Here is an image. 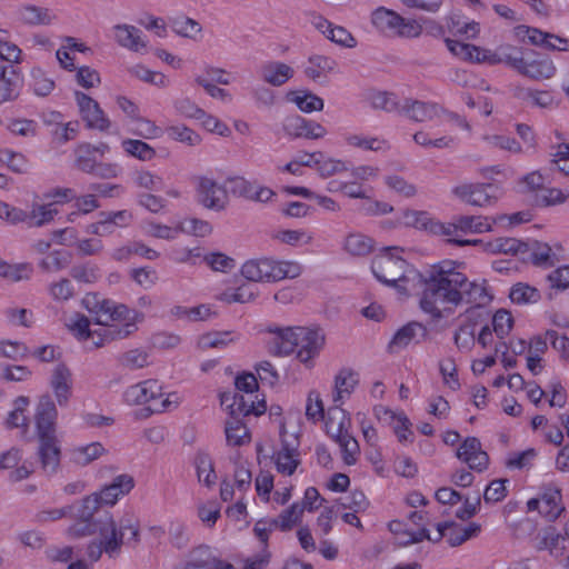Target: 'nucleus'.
I'll return each mask as SVG.
<instances>
[{
  "instance_id": "nucleus-15",
  "label": "nucleus",
  "mask_w": 569,
  "mask_h": 569,
  "mask_svg": "<svg viewBox=\"0 0 569 569\" xmlns=\"http://www.w3.org/2000/svg\"><path fill=\"white\" fill-rule=\"evenodd\" d=\"M532 542L536 550H548L550 556L555 558L561 557L566 549V537H562L553 526H548L540 530Z\"/></svg>"
},
{
  "instance_id": "nucleus-53",
  "label": "nucleus",
  "mask_w": 569,
  "mask_h": 569,
  "mask_svg": "<svg viewBox=\"0 0 569 569\" xmlns=\"http://www.w3.org/2000/svg\"><path fill=\"white\" fill-rule=\"evenodd\" d=\"M102 503L98 498V493H92L82 499L81 506L78 508L76 517L82 521H94L93 517L99 512Z\"/></svg>"
},
{
  "instance_id": "nucleus-22",
  "label": "nucleus",
  "mask_w": 569,
  "mask_h": 569,
  "mask_svg": "<svg viewBox=\"0 0 569 569\" xmlns=\"http://www.w3.org/2000/svg\"><path fill=\"white\" fill-rule=\"evenodd\" d=\"M371 22L378 31L395 34L402 17L393 10L379 7L371 14Z\"/></svg>"
},
{
  "instance_id": "nucleus-18",
  "label": "nucleus",
  "mask_w": 569,
  "mask_h": 569,
  "mask_svg": "<svg viewBox=\"0 0 569 569\" xmlns=\"http://www.w3.org/2000/svg\"><path fill=\"white\" fill-rule=\"evenodd\" d=\"M133 486L134 481L131 476L119 475L110 485L102 488L98 493V498L102 505L113 506L119 497L129 493Z\"/></svg>"
},
{
  "instance_id": "nucleus-5",
  "label": "nucleus",
  "mask_w": 569,
  "mask_h": 569,
  "mask_svg": "<svg viewBox=\"0 0 569 569\" xmlns=\"http://www.w3.org/2000/svg\"><path fill=\"white\" fill-rule=\"evenodd\" d=\"M398 247L383 248L371 262V270L375 277L382 283L400 288L399 281H406L409 263L398 253Z\"/></svg>"
},
{
  "instance_id": "nucleus-6",
  "label": "nucleus",
  "mask_w": 569,
  "mask_h": 569,
  "mask_svg": "<svg viewBox=\"0 0 569 569\" xmlns=\"http://www.w3.org/2000/svg\"><path fill=\"white\" fill-rule=\"evenodd\" d=\"M528 511H538L547 521H555L565 507L561 503V491L556 487H546L538 498L527 502Z\"/></svg>"
},
{
  "instance_id": "nucleus-16",
  "label": "nucleus",
  "mask_w": 569,
  "mask_h": 569,
  "mask_svg": "<svg viewBox=\"0 0 569 569\" xmlns=\"http://www.w3.org/2000/svg\"><path fill=\"white\" fill-rule=\"evenodd\" d=\"M442 111V108L438 103L423 102L420 100H413L411 98H405L403 111L401 116H406L417 122H423L432 120Z\"/></svg>"
},
{
  "instance_id": "nucleus-32",
  "label": "nucleus",
  "mask_w": 569,
  "mask_h": 569,
  "mask_svg": "<svg viewBox=\"0 0 569 569\" xmlns=\"http://www.w3.org/2000/svg\"><path fill=\"white\" fill-rule=\"evenodd\" d=\"M226 439L229 446H243L250 441L249 431L241 419H229L224 427Z\"/></svg>"
},
{
  "instance_id": "nucleus-12",
  "label": "nucleus",
  "mask_w": 569,
  "mask_h": 569,
  "mask_svg": "<svg viewBox=\"0 0 569 569\" xmlns=\"http://www.w3.org/2000/svg\"><path fill=\"white\" fill-rule=\"evenodd\" d=\"M267 331L272 335L267 342L268 352L270 355L279 357L288 356L296 350V333L298 332V327H268Z\"/></svg>"
},
{
  "instance_id": "nucleus-1",
  "label": "nucleus",
  "mask_w": 569,
  "mask_h": 569,
  "mask_svg": "<svg viewBox=\"0 0 569 569\" xmlns=\"http://www.w3.org/2000/svg\"><path fill=\"white\" fill-rule=\"evenodd\" d=\"M456 262L442 261L420 273L421 291L419 306L433 320L443 317L462 302L483 307L492 300L486 281H469L467 276L455 268Z\"/></svg>"
},
{
  "instance_id": "nucleus-31",
  "label": "nucleus",
  "mask_w": 569,
  "mask_h": 569,
  "mask_svg": "<svg viewBox=\"0 0 569 569\" xmlns=\"http://www.w3.org/2000/svg\"><path fill=\"white\" fill-rule=\"evenodd\" d=\"M437 537L432 538L433 542H439L442 538H446L451 547H458L466 542L463 527L453 521L439 522L437 525Z\"/></svg>"
},
{
  "instance_id": "nucleus-13",
  "label": "nucleus",
  "mask_w": 569,
  "mask_h": 569,
  "mask_svg": "<svg viewBox=\"0 0 569 569\" xmlns=\"http://www.w3.org/2000/svg\"><path fill=\"white\" fill-rule=\"evenodd\" d=\"M162 397L161 386L157 380H146L129 387L123 393L126 403L146 405L157 403V400Z\"/></svg>"
},
{
  "instance_id": "nucleus-38",
  "label": "nucleus",
  "mask_w": 569,
  "mask_h": 569,
  "mask_svg": "<svg viewBox=\"0 0 569 569\" xmlns=\"http://www.w3.org/2000/svg\"><path fill=\"white\" fill-rule=\"evenodd\" d=\"M29 87L34 94L47 97L54 89V81L48 78L42 69L34 67L30 71Z\"/></svg>"
},
{
  "instance_id": "nucleus-59",
  "label": "nucleus",
  "mask_w": 569,
  "mask_h": 569,
  "mask_svg": "<svg viewBox=\"0 0 569 569\" xmlns=\"http://www.w3.org/2000/svg\"><path fill=\"white\" fill-rule=\"evenodd\" d=\"M70 276L79 282L92 283L99 278V268L91 263L73 266Z\"/></svg>"
},
{
  "instance_id": "nucleus-14",
  "label": "nucleus",
  "mask_w": 569,
  "mask_h": 569,
  "mask_svg": "<svg viewBox=\"0 0 569 569\" xmlns=\"http://www.w3.org/2000/svg\"><path fill=\"white\" fill-rule=\"evenodd\" d=\"M427 335L428 329L425 325L418 321H410L396 331L388 345V351L396 353L408 347L411 342L418 343L419 338L425 339Z\"/></svg>"
},
{
  "instance_id": "nucleus-26",
  "label": "nucleus",
  "mask_w": 569,
  "mask_h": 569,
  "mask_svg": "<svg viewBox=\"0 0 569 569\" xmlns=\"http://www.w3.org/2000/svg\"><path fill=\"white\" fill-rule=\"evenodd\" d=\"M221 405L226 406L229 410V415L231 419L240 417H247L251 415L253 410V400H247L244 396L239 393H222L221 395Z\"/></svg>"
},
{
  "instance_id": "nucleus-60",
  "label": "nucleus",
  "mask_w": 569,
  "mask_h": 569,
  "mask_svg": "<svg viewBox=\"0 0 569 569\" xmlns=\"http://www.w3.org/2000/svg\"><path fill=\"white\" fill-rule=\"evenodd\" d=\"M512 325V316L509 311L505 309L496 311V313L492 317L493 331L501 339L510 332Z\"/></svg>"
},
{
  "instance_id": "nucleus-24",
  "label": "nucleus",
  "mask_w": 569,
  "mask_h": 569,
  "mask_svg": "<svg viewBox=\"0 0 569 569\" xmlns=\"http://www.w3.org/2000/svg\"><path fill=\"white\" fill-rule=\"evenodd\" d=\"M274 463L278 472L291 476L300 465L298 450L283 441L281 449L274 455Z\"/></svg>"
},
{
  "instance_id": "nucleus-33",
  "label": "nucleus",
  "mask_w": 569,
  "mask_h": 569,
  "mask_svg": "<svg viewBox=\"0 0 569 569\" xmlns=\"http://www.w3.org/2000/svg\"><path fill=\"white\" fill-rule=\"evenodd\" d=\"M303 513V507L295 502L289 508L282 510L277 518L270 520V526H274L276 529L281 531L290 530L301 518Z\"/></svg>"
},
{
  "instance_id": "nucleus-20",
  "label": "nucleus",
  "mask_w": 569,
  "mask_h": 569,
  "mask_svg": "<svg viewBox=\"0 0 569 569\" xmlns=\"http://www.w3.org/2000/svg\"><path fill=\"white\" fill-rule=\"evenodd\" d=\"M259 74L264 82L280 87L293 77L295 70L284 62L269 61L260 67Z\"/></svg>"
},
{
  "instance_id": "nucleus-10",
  "label": "nucleus",
  "mask_w": 569,
  "mask_h": 569,
  "mask_svg": "<svg viewBox=\"0 0 569 569\" xmlns=\"http://www.w3.org/2000/svg\"><path fill=\"white\" fill-rule=\"evenodd\" d=\"M76 100L82 120L90 129L106 131L110 127V120L106 117L99 103L83 92H76Z\"/></svg>"
},
{
  "instance_id": "nucleus-54",
  "label": "nucleus",
  "mask_w": 569,
  "mask_h": 569,
  "mask_svg": "<svg viewBox=\"0 0 569 569\" xmlns=\"http://www.w3.org/2000/svg\"><path fill=\"white\" fill-rule=\"evenodd\" d=\"M234 341L231 331H213L202 335L199 345L202 348H223Z\"/></svg>"
},
{
  "instance_id": "nucleus-55",
  "label": "nucleus",
  "mask_w": 569,
  "mask_h": 569,
  "mask_svg": "<svg viewBox=\"0 0 569 569\" xmlns=\"http://www.w3.org/2000/svg\"><path fill=\"white\" fill-rule=\"evenodd\" d=\"M402 223L406 227H412L430 231L432 219L426 211L406 210L402 216Z\"/></svg>"
},
{
  "instance_id": "nucleus-37",
  "label": "nucleus",
  "mask_w": 569,
  "mask_h": 569,
  "mask_svg": "<svg viewBox=\"0 0 569 569\" xmlns=\"http://www.w3.org/2000/svg\"><path fill=\"white\" fill-rule=\"evenodd\" d=\"M197 476L200 482L210 487L216 483L217 475L211 458L206 452H198L194 458Z\"/></svg>"
},
{
  "instance_id": "nucleus-35",
  "label": "nucleus",
  "mask_w": 569,
  "mask_h": 569,
  "mask_svg": "<svg viewBox=\"0 0 569 569\" xmlns=\"http://www.w3.org/2000/svg\"><path fill=\"white\" fill-rule=\"evenodd\" d=\"M457 226L460 236L466 233H482L491 230V224L487 218L481 216H459L457 217Z\"/></svg>"
},
{
  "instance_id": "nucleus-44",
  "label": "nucleus",
  "mask_w": 569,
  "mask_h": 569,
  "mask_svg": "<svg viewBox=\"0 0 569 569\" xmlns=\"http://www.w3.org/2000/svg\"><path fill=\"white\" fill-rule=\"evenodd\" d=\"M372 247V239L361 233H351L345 240V249L352 256H366Z\"/></svg>"
},
{
  "instance_id": "nucleus-25",
  "label": "nucleus",
  "mask_w": 569,
  "mask_h": 569,
  "mask_svg": "<svg viewBox=\"0 0 569 569\" xmlns=\"http://www.w3.org/2000/svg\"><path fill=\"white\" fill-rule=\"evenodd\" d=\"M350 425L351 420L345 410L336 409L326 422L327 433L339 443L342 438H347L350 435Z\"/></svg>"
},
{
  "instance_id": "nucleus-11",
  "label": "nucleus",
  "mask_w": 569,
  "mask_h": 569,
  "mask_svg": "<svg viewBox=\"0 0 569 569\" xmlns=\"http://www.w3.org/2000/svg\"><path fill=\"white\" fill-rule=\"evenodd\" d=\"M198 197L200 203L211 210H223L228 202V193L223 186L214 180L200 177L198 179Z\"/></svg>"
},
{
  "instance_id": "nucleus-64",
  "label": "nucleus",
  "mask_w": 569,
  "mask_h": 569,
  "mask_svg": "<svg viewBox=\"0 0 569 569\" xmlns=\"http://www.w3.org/2000/svg\"><path fill=\"white\" fill-rule=\"evenodd\" d=\"M547 279L550 282V288L566 290L569 288V266L555 269L547 276Z\"/></svg>"
},
{
  "instance_id": "nucleus-39",
  "label": "nucleus",
  "mask_w": 569,
  "mask_h": 569,
  "mask_svg": "<svg viewBox=\"0 0 569 569\" xmlns=\"http://www.w3.org/2000/svg\"><path fill=\"white\" fill-rule=\"evenodd\" d=\"M231 182L234 183V187L240 194L254 201L267 202L272 198V196H274V192L267 187H261L253 191L250 183L243 178H234Z\"/></svg>"
},
{
  "instance_id": "nucleus-40",
  "label": "nucleus",
  "mask_w": 569,
  "mask_h": 569,
  "mask_svg": "<svg viewBox=\"0 0 569 569\" xmlns=\"http://www.w3.org/2000/svg\"><path fill=\"white\" fill-rule=\"evenodd\" d=\"M218 560L211 555L209 547L199 546L190 552L186 566L190 569H211Z\"/></svg>"
},
{
  "instance_id": "nucleus-61",
  "label": "nucleus",
  "mask_w": 569,
  "mask_h": 569,
  "mask_svg": "<svg viewBox=\"0 0 569 569\" xmlns=\"http://www.w3.org/2000/svg\"><path fill=\"white\" fill-rule=\"evenodd\" d=\"M425 539L432 541V537L430 536L429 530L426 527H421L417 531L406 529L395 538V541L399 547H407L412 543L421 542Z\"/></svg>"
},
{
  "instance_id": "nucleus-41",
  "label": "nucleus",
  "mask_w": 569,
  "mask_h": 569,
  "mask_svg": "<svg viewBox=\"0 0 569 569\" xmlns=\"http://www.w3.org/2000/svg\"><path fill=\"white\" fill-rule=\"evenodd\" d=\"M97 160L93 154V146L83 142L77 146L74 149V167L86 173L94 170Z\"/></svg>"
},
{
  "instance_id": "nucleus-45",
  "label": "nucleus",
  "mask_w": 569,
  "mask_h": 569,
  "mask_svg": "<svg viewBox=\"0 0 569 569\" xmlns=\"http://www.w3.org/2000/svg\"><path fill=\"white\" fill-rule=\"evenodd\" d=\"M21 49L9 40V33L0 30V60L10 64L21 62Z\"/></svg>"
},
{
  "instance_id": "nucleus-36",
  "label": "nucleus",
  "mask_w": 569,
  "mask_h": 569,
  "mask_svg": "<svg viewBox=\"0 0 569 569\" xmlns=\"http://www.w3.org/2000/svg\"><path fill=\"white\" fill-rule=\"evenodd\" d=\"M487 250L491 253H511L527 252L528 243L519 241L515 238H498L487 244Z\"/></svg>"
},
{
  "instance_id": "nucleus-8",
  "label": "nucleus",
  "mask_w": 569,
  "mask_h": 569,
  "mask_svg": "<svg viewBox=\"0 0 569 569\" xmlns=\"http://www.w3.org/2000/svg\"><path fill=\"white\" fill-rule=\"evenodd\" d=\"M496 187L491 183H465L452 189V193L463 202L486 207L495 202Z\"/></svg>"
},
{
  "instance_id": "nucleus-34",
  "label": "nucleus",
  "mask_w": 569,
  "mask_h": 569,
  "mask_svg": "<svg viewBox=\"0 0 569 569\" xmlns=\"http://www.w3.org/2000/svg\"><path fill=\"white\" fill-rule=\"evenodd\" d=\"M358 382L359 379L357 372L351 369H341L335 380L336 395L333 397V401L336 403L339 402L342 399L343 393L350 395Z\"/></svg>"
},
{
  "instance_id": "nucleus-30",
  "label": "nucleus",
  "mask_w": 569,
  "mask_h": 569,
  "mask_svg": "<svg viewBox=\"0 0 569 569\" xmlns=\"http://www.w3.org/2000/svg\"><path fill=\"white\" fill-rule=\"evenodd\" d=\"M370 102L375 109L402 114L405 98L392 92L380 91L371 94Z\"/></svg>"
},
{
  "instance_id": "nucleus-23",
  "label": "nucleus",
  "mask_w": 569,
  "mask_h": 569,
  "mask_svg": "<svg viewBox=\"0 0 569 569\" xmlns=\"http://www.w3.org/2000/svg\"><path fill=\"white\" fill-rule=\"evenodd\" d=\"M22 81L17 70L10 66L6 74L0 76V103L14 101L20 94Z\"/></svg>"
},
{
  "instance_id": "nucleus-63",
  "label": "nucleus",
  "mask_w": 569,
  "mask_h": 569,
  "mask_svg": "<svg viewBox=\"0 0 569 569\" xmlns=\"http://www.w3.org/2000/svg\"><path fill=\"white\" fill-rule=\"evenodd\" d=\"M0 160L17 173H26L28 169V161L21 153L6 150L1 152Z\"/></svg>"
},
{
  "instance_id": "nucleus-9",
  "label": "nucleus",
  "mask_w": 569,
  "mask_h": 569,
  "mask_svg": "<svg viewBox=\"0 0 569 569\" xmlns=\"http://www.w3.org/2000/svg\"><path fill=\"white\" fill-rule=\"evenodd\" d=\"M241 274L252 282H276L279 281L280 270L276 260L252 259L242 264Z\"/></svg>"
},
{
  "instance_id": "nucleus-28",
  "label": "nucleus",
  "mask_w": 569,
  "mask_h": 569,
  "mask_svg": "<svg viewBox=\"0 0 569 569\" xmlns=\"http://www.w3.org/2000/svg\"><path fill=\"white\" fill-rule=\"evenodd\" d=\"M556 72V68L551 60L540 59L527 62L523 59L522 67L519 70L525 77L533 80L550 79Z\"/></svg>"
},
{
  "instance_id": "nucleus-21",
  "label": "nucleus",
  "mask_w": 569,
  "mask_h": 569,
  "mask_svg": "<svg viewBox=\"0 0 569 569\" xmlns=\"http://www.w3.org/2000/svg\"><path fill=\"white\" fill-rule=\"evenodd\" d=\"M284 127L287 130L293 128L296 129V136L309 139H319L327 133V130L322 124L307 120L300 116L288 118Z\"/></svg>"
},
{
  "instance_id": "nucleus-27",
  "label": "nucleus",
  "mask_w": 569,
  "mask_h": 569,
  "mask_svg": "<svg viewBox=\"0 0 569 569\" xmlns=\"http://www.w3.org/2000/svg\"><path fill=\"white\" fill-rule=\"evenodd\" d=\"M309 66L305 69V74L313 81L327 77L333 72L338 63L335 59L326 56L315 54L308 59Z\"/></svg>"
},
{
  "instance_id": "nucleus-7",
  "label": "nucleus",
  "mask_w": 569,
  "mask_h": 569,
  "mask_svg": "<svg viewBox=\"0 0 569 569\" xmlns=\"http://www.w3.org/2000/svg\"><path fill=\"white\" fill-rule=\"evenodd\" d=\"M297 358L305 365H309L311 360L318 356L325 345V336L318 329H309L298 327L296 333Z\"/></svg>"
},
{
  "instance_id": "nucleus-4",
  "label": "nucleus",
  "mask_w": 569,
  "mask_h": 569,
  "mask_svg": "<svg viewBox=\"0 0 569 569\" xmlns=\"http://www.w3.org/2000/svg\"><path fill=\"white\" fill-rule=\"evenodd\" d=\"M97 531L109 558L118 557L123 543L136 546L140 541L139 521L131 515L122 517L117 525L110 512L104 511L98 519Z\"/></svg>"
},
{
  "instance_id": "nucleus-43",
  "label": "nucleus",
  "mask_w": 569,
  "mask_h": 569,
  "mask_svg": "<svg viewBox=\"0 0 569 569\" xmlns=\"http://www.w3.org/2000/svg\"><path fill=\"white\" fill-rule=\"evenodd\" d=\"M290 99L302 112L321 111L325 107L323 100L310 91L291 92Z\"/></svg>"
},
{
  "instance_id": "nucleus-49",
  "label": "nucleus",
  "mask_w": 569,
  "mask_h": 569,
  "mask_svg": "<svg viewBox=\"0 0 569 569\" xmlns=\"http://www.w3.org/2000/svg\"><path fill=\"white\" fill-rule=\"evenodd\" d=\"M20 17L28 24H49L52 16L48 9L37 6H26L20 10Z\"/></svg>"
},
{
  "instance_id": "nucleus-47",
  "label": "nucleus",
  "mask_w": 569,
  "mask_h": 569,
  "mask_svg": "<svg viewBox=\"0 0 569 569\" xmlns=\"http://www.w3.org/2000/svg\"><path fill=\"white\" fill-rule=\"evenodd\" d=\"M509 298L518 305L535 303L540 299V292L535 287L519 282L511 288Z\"/></svg>"
},
{
  "instance_id": "nucleus-57",
  "label": "nucleus",
  "mask_w": 569,
  "mask_h": 569,
  "mask_svg": "<svg viewBox=\"0 0 569 569\" xmlns=\"http://www.w3.org/2000/svg\"><path fill=\"white\" fill-rule=\"evenodd\" d=\"M57 213L58 210L52 203L36 206L30 213V226L41 227L53 220Z\"/></svg>"
},
{
  "instance_id": "nucleus-2",
  "label": "nucleus",
  "mask_w": 569,
  "mask_h": 569,
  "mask_svg": "<svg viewBox=\"0 0 569 569\" xmlns=\"http://www.w3.org/2000/svg\"><path fill=\"white\" fill-rule=\"evenodd\" d=\"M58 410L51 396L39 398L36 407V435L39 441L38 457L44 472L54 473L60 465L61 450L57 438Z\"/></svg>"
},
{
  "instance_id": "nucleus-51",
  "label": "nucleus",
  "mask_w": 569,
  "mask_h": 569,
  "mask_svg": "<svg viewBox=\"0 0 569 569\" xmlns=\"http://www.w3.org/2000/svg\"><path fill=\"white\" fill-rule=\"evenodd\" d=\"M172 30L186 38H194L201 32V26L196 20L188 17H178L171 20Z\"/></svg>"
},
{
  "instance_id": "nucleus-62",
  "label": "nucleus",
  "mask_w": 569,
  "mask_h": 569,
  "mask_svg": "<svg viewBox=\"0 0 569 569\" xmlns=\"http://www.w3.org/2000/svg\"><path fill=\"white\" fill-rule=\"evenodd\" d=\"M132 73L140 80L152 83L159 88L168 86V79L163 73L151 71L142 66H136L132 69Z\"/></svg>"
},
{
  "instance_id": "nucleus-19",
  "label": "nucleus",
  "mask_w": 569,
  "mask_h": 569,
  "mask_svg": "<svg viewBox=\"0 0 569 569\" xmlns=\"http://www.w3.org/2000/svg\"><path fill=\"white\" fill-rule=\"evenodd\" d=\"M113 30L114 39L119 46L134 52H140L147 48L141 30L134 26L117 24L113 27Z\"/></svg>"
},
{
  "instance_id": "nucleus-29",
  "label": "nucleus",
  "mask_w": 569,
  "mask_h": 569,
  "mask_svg": "<svg viewBox=\"0 0 569 569\" xmlns=\"http://www.w3.org/2000/svg\"><path fill=\"white\" fill-rule=\"evenodd\" d=\"M71 261V252L67 250H53L39 260L38 267L41 269V271L47 273L59 272L68 268Z\"/></svg>"
},
{
  "instance_id": "nucleus-56",
  "label": "nucleus",
  "mask_w": 569,
  "mask_h": 569,
  "mask_svg": "<svg viewBox=\"0 0 569 569\" xmlns=\"http://www.w3.org/2000/svg\"><path fill=\"white\" fill-rule=\"evenodd\" d=\"M49 293L56 301H68L73 297L74 289L68 278H61L60 280L50 283Z\"/></svg>"
},
{
  "instance_id": "nucleus-17",
  "label": "nucleus",
  "mask_w": 569,
  "mask_h": 569,
  "mask_svg": "<svg viewBox=\"0 0 569 569\" xmlns=\"http://www.w3.org/2000/svg\"><path fill=\"white\" fill-rule=\"evenodd\" d=\"M522 29L525 30V37L528 38L530 43L548 50L569 52V39L543 32L537 28L522 27Z\"/></svg>"
},
{
  "instance_id": "nucleus-48",
  "label": "nucleus",
  "mask_w": 569,
  "mask_h": 569,
  "mask_svg": "<svg viewBox=\"0 0 569 569\" xmlns=\"http://www.w3.org/2000/svg\"><path fill=\"white\" fill-rule=\"evenodd\" d=\"M90 321L89 319L81 313H76L74 318L69 323V329L74 333V336L79 340H92V343L94 345V341H98L97 332L98 330H90Z\"/></svg>"
},
{
  "instance_id": "nucleus-3",
  "label": "nucleus",
  "mask_w": 569,
  "mask_h": 569,
  "mask_svg": "<svg viewBox=\"0 0 569 569\" xmlns=\"http://www.w3.org/2000/svg\"><path fill=\"white\" fill-rule=\"evenodd\" d=\"M96 308V322L101 326L97 332L98 341H94L97 348L126 339L137 331V322L143 319L141 312L111 300L98 302Z\"/></svg>"
},
{
  "instance_id": "nucleus-50",
  "label": "nucleus",
  "mask_w": 569,
  "mask_h": 569,
  "mask_svg": "<svg viewBox=\"0 0 569 569\" xmlns=\"http://www.w3.org/2000/svg\"><path fill=\"white\" fill-rule=\"evenodd\" d=\"M148 357L149 356L146 351L140 349H132L121 353L118 357V362L126 369L136 370L148 366Z\"/></svg>"
},
{
  "instance_id": "nucleus-42",
  "label": "nucleus",
  "mask_w": 569,
  "mask_h": 569,
  "mask_svg": "<svg viewBox=\"0 0 569 569\" xmlns=\"http://www.w3.org/2000/svg\"><path fill=\"white\" fill-rule=\"evenodd\" d=\"M122 148L129 156L141 161H150L156 157V150L142 140L126 139L122 141Z\"/></svg>"
},
{
  "instance_id": "nucleus-52",
  "label": "nucleus",
  "mask_w": 569,
  "mask_h": 569,
  "mask_svg": "<svg viewBox=\"0 0 569 569\" xmlns=\"http://www.w3.org/2000/svg\"><path fill=\"white\" fill-rule=\"evenodd\" d=\"M166 131L171 139L191 147L199 144L201 141L200 136L186 126H170Z\"/></svg>"
},
{
  "instance_id": "nucleus-46",
  "label": "nucleus",
  "mask_w": 569,
  "mask_h": 569,
  "mask_svg": "<svg viewBox=\"0 0 569 569\" xmlns=\"http://www.w3.org/2000/svg\"><path fill=\"white\" fill-rule=\"evenodd\" d=\"M346 141L349 146L371 151H382L390 148L387 140L378 137L368 138L360 134H350L346 138Z\"/></svg>"
},
{
  "instance_id": "nucleus-58",
  "label": "nucleus",
  "mask_w": 569,
  "mask_h": 569,
  "mask_svg": "<svg viewBox=\"0 0 569 569\" xmlns=\"http://www.w3.org/2000/svg\"><path fill=\"white\" fill-rule=\"evenodd\" d=\"M338 445L341 449L343 462L348 466L355 465L360 455L359 443L355 437L349 435L347 438H342Z\"/></svg>"
}]
</instances>
